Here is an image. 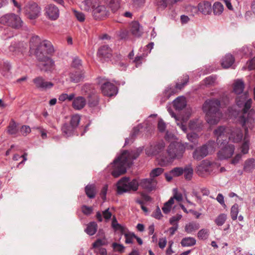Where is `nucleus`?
<instances>
[{"instance_id": "f257e3e1", "label": "nucleus", "mask_w": 255, "mask_h": 255, "mask_svg": "<svg viewBox=\"0 0 255 255\" xmlns=\"http://www.w3.org/2000/svg\"><path fill=\"white\" fill-rule=\"evenodd\" d=\"M54 52V47L50 41L46 40L41 41L38 36L31 38L29 52L34 55L39 61L38 66L41 71H51L54 69V62L48 56Z\"/></svg>"}, {"instance_id": "f03ea898", "label": "nucleus", "mask_w": 255, "mask_h": 255, "mask_svg": "<svg viewBox=\"0 0 255 255\" xmlns=\"http://www.w3.org/2000/svg\"><path fill=\"white\" fill-rule=\"evenodd\" d=\"M248 94L246 93L241 96H238L236 99L237 105L241 108L244 106L242 111L239 112L234 110L233 108L228 109L229 116L238 118V121L242 125V126L248 127L252 129L254 126L255 119L254 116L255 115V110L251 109L252 104V100L249 99L247 100Z\"/></svg>"}, {"instance_id": "7ed1b4c3", "label": "nucleus", "mask_w": 255, "mask_h": 255, "mask_svg": "<svg viewBox=\"0 0 255 255\" xmlns=\"http://www.w3.org/2000/svg\"><path fill=\"white\" fill-rule=\"evenodd\" d=\"M139 155V153L135 150H125L123 152L121 155L111 164L112 175L114 177H118L125 174L126 172L127 168L132 165L133 160L135 159Z\"/></svg>"}, {"instance_id": "20e7f679", "label": "nucleus", "mask_w": 255, "mask_h": 255, "mask_svg": "<svg viewBox=\"0 0 255 255\" xmlns=\"http://www.w3.org/2000/svg\"><path fill=\"white\" fill-rule=\"evenodd\" d=\"M214 134L217 138V143L220 146L228 143L229 139L234 142H238L243 137L241 129L224 126L218 127L214 130Z\"/></svg>"}, {"instance_id": "39448f33", "label": "nucleus", "mask_w": 255, "mask_h": 255, "mask_svg": "<svg viewBox=\"0 0 255 255\" xmlns=\"http://www.w3.org/2000/svg\"><path fill=\"white\" fill-rule=\"evenodd\" d=\"M220 101L216 99L207 100L203 105L202 109L206 114V120L210 125L217 124L223 116L220 110Z\"/></svg>"}, {"instance_id": "423d86ee", "label": "nucleus", "mask_w": 255, "mask_h": 255, "mask_svg": "<svg viewBox=\"0 0 255 255\" xmlns=\"http://www.w3.org/2000/svg\"><path fill=\"white\" fill-rule=\"evenodd\" d=\"M185 151V146L178 142H171L168 146L166 153L163 155L159 163L161 166H166L171 164L177 159H181Z\"/></svg>"}, {"instance_id": "0eeeda50", "label": "nucleus", "mask_w": 255, "mask_h": 255, "mask_svg": "<svg viewBox=\"0 0 255 255\" xmlns=\"http://www.w3.org/2000/svg\"><path fill=\"white\" fill-rule=\"evenodd\" d=\"M0 23L14 29H19L22 26V21L18 15L10 13L2 16L0 18Z\"/></svg>"}, {"instance_id": "6e6552de", "label": "nucleus", "mask_w": 255, "mask_h": 255, "mask_svg": "<svg viewBox=\"0 0 255 255\" xmlns=\"http://www.w3.org/2000/svg\"><path fill=\"white\" fill-rule=\"evenodd\" d=\"M215 142L213 141H209L206 144L196 148L193 153V157L194 159L200 160L210 152L214 151Z\"/></svg>"}, {"instance_id": "1a4fd4ad", "label": "nucleus", "mask_w": 255, "mask_h": 255, "mask_svg": "<svg viewBox=\"0 0 255 255\" xmlns=\"http://www.w3.org/2000/svg\"><path fill=\"white\" fill-rule=\"evenodd\" d=\"M80 121V117L79 115L73 116L71 117L70 123H66L62 127L61 130L63 134L66 136L72 135L79 125Z\"/></svg>"}, {"instance_id": "9d476101", "label": "nucleus", "mask_w": 255, "mask_h": 255, "mask_svg": "<svg viewBox=\"0 0 255 255\" xmlns=\"http://www.w3.org/2000/svg\"><path fill=\"white\" fill-rule=\"evenodd\" d=\"M40 7L34 2H29L25 7V14L31 19H35L38 17L40 14Z\"/></svg>"}, {"instance_id": "9b49d317", "label": "nucleus", "mask_w": 255, "mask_h": 255, "mask_svg": "<svg viewBox=\"0 0 255 255\" xmlns=\"http://www.w3.org/2000/svg\"><path fill=\"white\" fill-rule=\"evenodd\" d=\"M221 149L218 153V157L221 159H226L231 158L234 154L235 151V146L233 144H225L224 145H219Z\"/></svg>"}, {"instance_id": "f8f14e48", "label": "nucleus", "mask_w": 255, "mask_h": 255, "mask_svg": "<svg viewBox=\"0 0 255 255\" xmlns=\"http://www.w3.org/2000/svg\"><path fill=\"white\" fill-rule=\"evenodd\" d=\"M214 164L208 160H203L197 167V173L200 176L209 174L213 170Z\"/></svg>"}, {"instance_id": "ddd939ff", "label": "nucleus", "mask_w": 255, "mask_h": 255, "mask_svg": "<svg viewBox=\"0 0 255 255\" xmlns=\"http://www.w3.org/2000/svg\"><path fill=\"white\" fill-rule=\"evenodd\" d=\"M59 8L54 4H48L44 8L45 16L51 20L57 19L59 16Z\"/></svg>"}, {"instance_id": "4468645a", "label": "nucleus", "mask_w": 255, "mask_h": 255, "mask_svg": "<svg viewBox=\"0 0 255 255\" xmlns=\"http://www.w3.org/2000/svg\"><path fill=\"white\" fill-rule=\"evenodd\" d=\"M165 147L163 141L157 142L151 144L145 149V153L148 156L155 155L161 152Z\"/></svg>"}, {"instance_id": "2eb2a0df", "label": "nucleus", "mask_w": 255, "mask_h": 255, "mask_svg": "<svg viewBox=\"0 0 255 255\" xmlns=\"http://www.w3.org/2000/svg\"><path fill=\"white\" fill-rule=\"evenodd\" d=\"M109 11L104 5H99V3L92 10V15L94 19L101 20L105 18L108 14Z\"/></svg>"}, {"instance_id": "dca6fc26", "label": "nucleus", "mask_w": 255, "mask_h": 255, "mask_svg": "<svg viewBox=\"0 0 255 255\" xmlns=\"http://www.w3.org/2000/svg\"><path fill=\"white\" fill-rule=\"evenodd\" d=\"M102 93L104 95L111 97L117 93V87L109 82L104 83L101 87Z\"/></svg>"}, {"instance_id": "f3484780", "label": "nucleus", "mask_w": 255, "mask_h": 255, "mask_svg": "<svg viewBox=\"0 0 255 255\" xmlns=\"http://www.w3.org/2000/svg\"><path fill=\"white\" fill-rule=\"evenodd\" d=\"M33 82L37 88L44 91L51 88L53 84L51 82L45 81L42 77H37L33 80Z\"/></svg>"}, {"instance_id": "a211bd4d", "label": "nucleus", "mask_w": 255, "mask_h": 255, "mask_svg": "<svg viewBox=\"0 0 255 255\" xmlns=\"http://www.w3.org/2000/svg\"><path fill=\"white\" fill-rule=\"evenodd\" d=\"M139 184L142 188L148 191H151L155 189L157 181L155 179L151 178L149 179H143L141 180Z\"/></svg>"}, {"instance_id": "6ab92c4d", "label": "nucleus", "mask_w": 255, "mask_h": 255, "mask_svg": "<svg viewBox=\"0 0 255 255\" xmlns=\"http://www.w3.org/2000/svg\"><path fill=\"white\" fill-rule=\"evenodd\" d=\"M128 177L122 178L117 183V192L119 194L128 192Z\"/></svg>"}, {"instance_id": "aec40b11", "label": "nucleus", "mask_w": 255, "mask_h": 255, "mask_svg": "<svg viewBox=\"0 0 255 255\" xmlns=\"http://www.w3.org/2000/svg\"><path fill=\"white\" fill-rule=\"evenodd\" d=\"M98 0H85L82 2L80 6L81 9L85 11L93 10L98 4Z\"/></svg>"}, {"instance_id": "412c9836", "label": "nucleus", "mask_w": 255, "mask_h": 255, "mask_svg": "<svg viewBox=\"0 0 255 255\" xmlns=\"http://www.w3.org/2000/svg\"><path fill=\"white\" fill-rule=\"evenodd\" d=\"M84 72L82 70H76L70 73V81L74 83H78L83 79Z\"/></svg>"}, {"instance_id": "4be33fe9", "label": "nucleus", "mask_w": 255, "mask_h": 255, "mask_svg": "<svg viewBox=\"0 0 255 255\" xmlns=\"http://www.w3.org/2000/svg\"><path fill=\"white\" fill-rule=\"evenodd\" d=\"M86 101L85 99L81 96L77 97L73 100L72 107L75 110H81L86 105Z\"/></svg>"}, {"instance_id": "5701e85b", "label": "nucleus", "mask_w": 255, "mask_h": 255, "mask_svg": "<svg viewBox=\"0 0 255 255\" xmlns=\"http://www.w3.org/2000/svg\"><path fill=\"white\" fill-rule=\"evenodd\" d=\"M235 61V58L231 54H227L222 59L221 65L224 68H228L231 67Z\"/></svg>"}, {"instance_id": "b1692460", "label": "nucleus", "mask_w": 255, "mask_h": 255, "mask_svg": "<svg viewBox=\"0 0 255 255\" xmlns=\"http://www.w3.org/2000/svg\"><path fill=\"white\" fill-rule=\"evenodd\" d=\"M198 7L199 11L205 15L208 14L211 12V4L208 1L199 3Z\"/></svg>"}, {"instance_id": "393cba45", "label": "nucleus", "mask_w": 255, "mask_h": 255, "mask_svg": "<svg viewBox=\"0 0 255 255\" xmlns=\"http://www.w3.org/2000/svg\"><path fill=\"white\" fill-rule=\"evenodd\" d=\"M186 106V99L183 97H179L173 102V106L176 110H181L184 108Z\"/></svg>"}, {"instance_id": "a878e982", "label": "nucleus", "mask_w": 255, "mask_h": 255, "mask_svg": "<svg viewBox=\"0 0 255 255\" xmlns=\"http://www.w3.org/2000/svg\"><path fill=\"white\" fill-rule=\"evenodd\" d=\"M98 54L102 57L110 58L112 56V50L108 45H103L99 49Z\"/></svg>"}, {"instance_id": "bb28decb", "label": "nucleus", "mask_w": 255, "mask_h": 255, "mask_svg": "<svg viewBox=\"0 0 255 255\" xmlns=\"http://www.w3.org/2000/svg\"><path fill=\"white\" fill-rule=\"evenodd\" d=\"M130 31L132 34L135 37H139L142 33L139 24L137 21H134L131 23Z\"/></svg>"}, {"instance_id": "cd10ccee", "label": "nucleus", "mask_w": 255, "mask_h": 255, "mask_svg": "<svg viewBox=\"0 0 255 255\" xmlns=\"http://www.w3.org/2000/svg\"><path fill=\"white\" fill-rule=\"evenodd\" d=\"M255 168V159L254 158H249L245 161L243 169L245 172H252Z\"/></svg>"}, {"instance_id": "c85d7f7f", "label": "nucleus", "mask_w": 255, "mask_h": 255, "mask_svg": "<svg viewBox=\"0 0 255 255\" xmlns=\"http://www.w3.org/2000/svg\"><path fill=\"white\" fill-rule=\"evenodd\" d=\"M200 228L199 223L195 222H191L186 224L185 226V231L188 234H191L198 230Z\"/></svg>"}, {"instance_id": "c756f323", "label": "nucleus", "mask_w": 255, "mask_h": 255, "mask_svg": "<svg viewBox=\"0 0 255 255\" xmlns=\"http://www.w3.org/2000/svg\"><path fill=\"white\" fill-rule=\"evenodd\" d=\"M245 128L246 135L244 138V141L241 146V151L243 154H247L249 149V140L247 138V134L248 133V128H249L248 126H243Z\"/></svg>"}, {"instance_id": "7c9ffc66", "label": "nucleus", "mask_w": 255, "mask_h": 255, "mask_svg": "<svg viewBox=\"0 0 255 255\" xmlns=\"http://www.w3.org/2000/svg\"><path fill=\"white\" fill-rule=\"evenodd\" d=\"M244 87V82L241 80H238L234 84V91L236 94H240L243 93Z\"/></svg>"}, {"instance_id": "2f4dec72", "label": "nucleus", "mask_w": 255, "mask_h": 255, "mask_svg": "<svg viewBox=\"0 0 255 255\" xmlns=\"http://www.w3.org/2000/svg\"><path fill=\"white\" fill-rule=\"evenodd\" d=\"M85 192L89 198H94L96 194V189L94 185H88L85 187Z\"/></svg>"}, {"instance_id": "473e14b6", "label": "nucleus", "mask_w": 255, "mask_h": 255, "mask_svg": "<svg viewBox=\"0 0 255 255\" xmlns=\"http://www.w3.org/2000/svg\"><path fill=\"white\" fill-rule=\"evenodd\" d=\"M202 127V122L198 119L191 120L189 124V128L191 130H199Z\"/></svg>"}, {"instance_id": "72a5a7b5", "label": "nucleus", "mask_w": 255, "mask_h": 255, "mask_svg": "<svg viewBox=\"0 0 255 255\" xmlns=\"http://www.w3.org/2000/svg\"><path fill=\"white\" fill-rule=\"evenodd\" d=\"M128 192L130 191H136L138 190V186H139V182L136 179H133L131 180L128 178Z\"/></svg>"}, {"instance_id": "f704fd0d", "label": "nucleus", "mask_w": 255, "mask_h": 255, "mask_svg": "<svg viewBox=\"0 0 255 255\" xmlns=\"http://www.w3.org/2000/svg\"><path fill=\"white\" fill-rule=\"evenodd\" d=\"M183 173H184L185 178L187 180L191 179L193 174V169L190 164L185 166L183 168Z\"/></svg>"}, {"instance_id": "c9c22d12", "label": "nucleus", "mask_w": 255, "mask_h": 255, "mask_svg": "<svg viewBox=\"0 0 255 255\" xmlns=\"http://www.w3.org/2000/svg\"><path fill=\"white\" fill-rule=\"evenodd\" d=\"M170 115L171 116L175 118L177 126H179V127L184 132H186L187 128H186V126L184 125V123H186V121L187 120V119H185L184 118H182L181 122H179V120L178 119V117L176 116V115L172 112L170 113Z\"/></svg>"}, {"instance_id": "e433bc0d", "label": "nucleus", "mask_w": 255, "mask_h": 255, "mask_svg": "<svg viewBox=\"0 0 255 255\" xmlns=\"http://www.w3.org/2000/svg\"><path fill=\"white\" fill-rule=\"evenodd\" d=\"M196 243V240L192 237H186L182 239L181 245L182 247H191L195 245Z\"/></svg>"}, {"instance_id": "4c0bfd02", "label": "nucleus", "mask_w": 255, "mask_h": 255, "mask_svg": "<svg viewBox=\"0 0 255 255\" xmlns=\"http://www.w3.org/2000/svg\"><path fill=\"white\" fill-rule=\"evenodd\" d=\"M178 92V90L176 87V86L175 87H172L167 88L165 90L164 93L166 98L162 99L161 100V102H165L167 99H168L170 97V96L176 94Z\"/></svg>"}, {"instance_id": "58836bf2", "label": "nucleus", "mask_w": 255, "mask_h": 255, "mask_svg": "<svg viewBox=\"0 0 255 255\" xmlns=\"http://www.w3.org/2000/svg\"><path fill=\"white\" fill-rule=\"evenodd\" d=\"M97 227L98 225L96 222H91L88 225L85 231L88 235L92 236L94 235L96 232Z\"/></svg>"}, {"instance_id": "ea45409f", "label": "nucleus", "mask_w": 255, "mask_h": 255, "mask_svg": "<svg viewBox=\"0 0 255 255\" xmlns=\"http://www.w3.org/2000/svg\"><path fill=\"white\" fill-rule=\"evenodd\" d=\"M209 234V230L207 229H202L198 232L197 237L199 240H205L208 238Z\"/></svg>"}, {"instance_id": "a19ab883", "label": "nucleus", "mask_w": 255, "mask_h": 255, "mask_svg": "<svg viewBox=\"0 0 255 255\" xmlns=\"http://www.w3.org/2000/svg\"><path fill=\"white\" fill-rule=\"evenodd\" d=\"M213 9L214 14L220 15L224 10L223 5L220 2H216L213 5Z\"/></svg>"}, {"instance_id": "79ce46f5", "label": "nucleus", "mask_w": 255, "mask_h": 255, "mask_svg": "<svg viewBox=\"0 0 255 255\" xmlns=\"http://www.w3.org/2000/svg\"><path fill=\"white\" fill-rule=\"evenodd\" d=\"M108 6L113 12H115L119 8L120 6V0H110L108 3Z\"/></svg>"}, {"instance_id": "37998d69", "label": "nucleus", "mask_w": 255, "mask_h": 255, "mask_svg": "<svg viewBox=\"0 0 255 255\" xmlns=\"http://www.w3.org/2000/svg\"><path fill=\"white\" fill-rule=\"evenodd\" d=\"M98 104V98L96 95L93 94L88 96V104L90 107H95Z\"/></svg>"}, {"instance_id": "c03bdc74", "label": "nucleus", "mask_w": 255, "mask_h": 255, "mask_svg": "<svg viewBox=\"0 0 255 255\" xmlns=\"http://www.w3.org/2000/svg\"><path fill=\"white\" fill-rule=\"evenodd\" d=\"M173 204V198H170L167 202L164 203L163 207L162 208L163 213L164 214H168L170 211Z\"/></svg>"}, {"instance_id": "a18cd8bd", "label": "nucleus", "mask_w": 255, "mask_h": 255, "mask_svg": "<svg viewBox=\"0 0 255 255\" xmlns=\"http://www.w3.org/2000/svg\"><path fill=\"white\" fill-rule=\"evenodd\" d=\"M112 227L116 230H120L121 233H124L126 228L122 226L118 223V221L115 216L113 217L112 223Z\"/></svg>"}, {"instance_id": "49530a36", "label": "nucleus", "mask_w": 255, "mask_h": 255, "mask_svg": "<svg viewBox=\"0 0 255 255\" xmlns=\"http://www.w3.org/2000/svg\"><path fill=\"white\" fill-rule=\"evenodd\" d=\"M239 213V206L237 204H235L231 209V216L233 220H236L237 219Z\"/></svg>"}, {"instance_id": "de8ad7c7", "label": "nucleus", "mask_w": 255, "mask_h": 255, "mask_svg": "<svg viewBox=\"0 0 255 255\" xmlns=\"http://www.w3.org/2000/svg\"><path fill=\"white\" fill-rule=\"evenodd\" d=\"M10 69V65L7 63H4L0 70V73L4 77H7Z\"/></svg>"}, {"instance_id": "09e8293b", "label": "nucleus", "mask_w": 255, "mask_h": 255, "mask_svg": "<svg viewBox=\"0 0 255 255\" xmlns=\"http://www.w3.org/2000/svg\"><path fill=\"white\" fill-rule=\"evenodd\" d=\"M82 91L83 93L88 94V96L90 94H95L93 89V86L90 84H85L82 88Z\"/></svg>"}, {"instance_id": "8fccbe9b", "label": "nucleus", "mask_w": 255, "mask_h": 255, "mask_svg": "<svg viewBox=\"0 0 255 255\" xmlns=\"http://www.w3.org/2000/svg\"><path fill=\"white\" fill-rule=\"evenodd\" d=\"M227 219V215L225 214H221L218 216L215 220L216 224L219 226L223 225Z\"/></svg>"}, {"instance_id": "3c124183", "label": "nucleus", "mask_w": 255, "mask_h": 255, "mask_svg": "<svg viewBox=\"0 0 255 255\" xmlns=\"http://www.w3.org/2000/svg\"><path fill=\"white\" fill-rule=\"evenodd\" d=\"M177 1V0H160L158 2L159 6L162 8H165L168 5L172 4Z\"/></svg>"}, {"instance_id": "603ef678", "label": "nucleus", "mask_w": 255, "mask_h": 255, "mask_svg": "<svg viewBox=\"0 0 255 255\" xmlns=\"http://www.w3.org/2000/svg\"><path fill=\"white\" fill-rule=\"evenodd\" d=\"M187 137L190 141L194 144H195L197 143L198 138V135L197 134L194 132H191L187 134Z\"/></svg>"}, {"instance_id": "864d4df0", "label": "nucleus", "mask_w": 255, "mask_h": 255, "mask_svg": "<svg viewBox=\"0 0 255 255\" xmlns=\"http://www.w3.org/2000/svg\"><path fill=\"white\" fill-rule=\"evenodd\" d=\"M163 172V169L161 168H156L153 169L150 173V178L154 179V177H157L162 174Z\"/></svg>"}, {"instance_id": "5fc2aeb1", "label": "nucleus", "mask_w": 255, "mask_h": 255, "mask_svg": "<svg viewBox=\"0 0 255 255\" xmlns=\"http://www.w3.org/2000/svg\"><path fill=\"white\" fill-rule=\"evenodd\" d=\"M73 11L74 16L76 17L78 21L80 22H83L85 20V16L83 13L76 10H73Z\"/></svg>"}, {"instance_id": "6e6d98bb", "label": "nucleus", "mask_w": 255, "mask_h": 255, "mask_svg": "<svg viewBox=\"0 0 255 255\" xmlns=\"http://www.w3.org/2000/svg\"><path fill=\"white\" fill-rule=\"evenodd\" d=\"M171 174L174 177H178L181 175L183 173L182 167H175L171 171Z\"/></svg>"}, {"instance_id": "4d7b16f0", "label": "nucleus", "mask_w": 255, "mask_h": 255, "mask_svg": "<svg viewBox=\"0 0 255 255\" xmlns=\"http://www.w3.org/2000/svg\"><path fill=\"white\" fill-rule=\"evenodd\" d=\"M72 66L73 67L76 68L77 70H82L80 68V67L82 66L81 60L78 58H75L73 60Z\"/></svg>"}, {"instance_id": "13d9d810", "label": "nucleus", "mask_w": 255, "mask_h": 255, "mask_svg": "<svg viewBox=\"0 0 255 255\" xmlns=\"http://www.w3.org/2000/svg\"><path fill=\"white\" fill-rule=\"evenodd\" d=\"M189 77L188 76H185L183 79L182 80V81H181L180 83H177L176 84V87L178 89V90H180L188 82Z\"/></svg>"}, {"instance_id": "bf43d9fd", "label": "nucleus", "mask_w": 255, "mask_h": 255, "mask_svg": "<svg viewBox=\"0 0 255 255\" xmlns=\"http://www.w3.org/2000/svg\"><path fill=\"white\" fill-rule=\"evenodd\" d=\"M128 31L126 29H121L117 32V34L121 39H125L128 37Z\"/></svg>"}, {"instance_id": "052dcab7", "label": "nucleus", "mask_w": 255, "mask_h": 255, "mask_svg": "<svg viewBox=\"0 0 255 255\" xmlns=\"http://www.w3.org/2000/svg\"><path fill=\"white\" fill-rule=\"evenodd\" d=\"M216 80V77L212 75L206 78L204 80V82L206 85H212L215 82Z\"/></svg>"}, {"instance_id": "680f3d73", "label": "nucleus", "mask_w": 255, "mask_h": 255, "mask_svg": "<svg viewBox=\"0 0 255 255\" xmlns=\"http://www.w3.org/2000/svg\"><path fill=\"white\" fill-rule=\"evenodd\" d=\"M122 234H124L125 238H126V244H130L132 243V239L134 238L133 235V234L131 233H127L126 232V230H125V232L124 233H122Z\"/></svg>"}, {"instance_id": "e2e57ef3", "label": "nucleus", "mask_w": 255, "mask_h": 255, "mask_svg": "<svg viewBox=\"0 0 255 255\" xmlns=\"http://www.w3.org/2000/svg\"><path fill=\"white\" fill-rule=\"evenodd\" d=\"M113 249L116 251L120 253H122L124 252L125 247L121 244H119L116 243H114L112 244Z\"/></svg>"}, {"instance_id": "0e129e2a", "label": "nucleus", "mask_w": 255, "mask_h": 255, "mask_svg": "<svg viewBox=\"0 0 255 255\" xmlns=\"http://www.w3.org/2000/svg\"><path fill=\"white\" fill-rule=\"evenodd\" d=\"M166 127V124L162 119H160L158 122V129L160 132H163L165 130Z\"/></svg>"}, {"instance_id": "69168bd1", "label": "nucleus", "mask_w": 255, "mask_h": 255, "mask_svg": "<svg viewBox=\"0 0 255 255\" xmlns=\"http://www.w3.org/2000/svg\"><path fill=\"white\" fill-rule=\"evenodd\" d=\"M8 132L10 134H14L17 132L16 126L14 123H10L8 127Z\"/></svg>"}, {"instance_id": "338daca9", "label": "nucleus", "mask_w": 255, "mask_h": 255, "mask_svg": "<svg viewBox=\"0 0 255 255\" xmlns=\"http://www.w3.org/2000/svg\"><path fill=\"white\" fill-rule=\"evenodd\" d=\"M105 242L101 239H98L96 242H95L93 245V248L94 249H99L101 246L105 245Z\"/></svg>"}, {"instance_id": "774afa93", "label": "nucleus", "mask_w": 255, "mask_h": 255, "mask_svg": "<svg viewBox=\"0 0 255 255\" xmlns=\"http://www.w3.org/2000/svg\"><path fill=\"white\" fill-rule=\"evenodd\" d=\"M30 128L27 126H23L20 129V132L24 136H26L28 133H30Z\"/></svg>"}]
</instances>
